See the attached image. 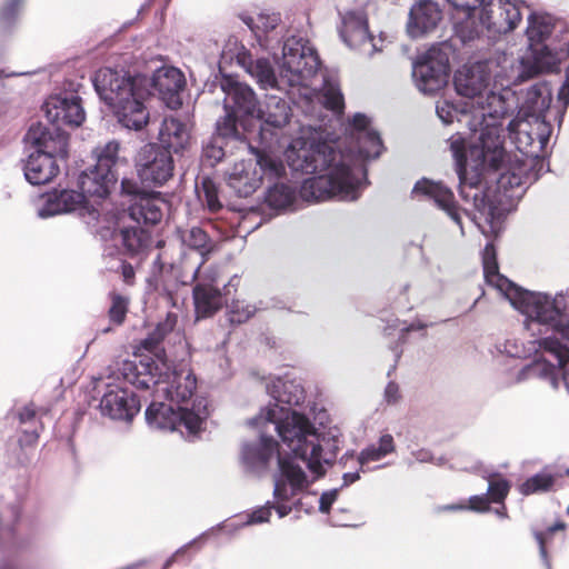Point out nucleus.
Listing matches in <instances>:
<instances>
[{
    "label": "nucleus",
    "instance_id": "1",
    "mask_svg": "<svg viewBox=\"0 0 569 569\" xmlns=\"http://www.w3.org/2000/svg\"><path fill=\"white\" fill-rule=\"evenodd\" d=\"M500 84V91L488 93L486 111L471 121L470 132L447 139L459 197L472 206L463 213L493 239L527 189L551 171L546 148L553 130L547 120L553 98L546 80L530 84L522 101L512 74Z\"/></svg>",
    "mask_w": 569,
    "mask_h": 569
},
{
    "label": "nucleus",
    "instance_id": "2",
    "mask_svg": "<svg viewBox=\"0 0 569 569\" xmlns=\"http://www.w3.org/2000/svg\"><path fill=\"white\" fill-rule=\"evenodd\" d=\"M338 137L327 126L302 123L284 156L295 172L312 174L302 181L300 197L308 202L338 198L357 200L366 183L367 170L338 149Z\"/></svg>",
    "mask_w": 569,
    "mask_h": 569
},
{
    "label": "nucleus",
    "instance_id": "3",
    "mask_svg": "<svg viewBox=\"0 0 569 569\" xmlns=\"http://www.w3.org/2000/svg\"><path fill=\"white\" fill-rule=\"evenodd\" d=\"M305 421L293 416L278 426V436L288 448L286 456L278 455V470L273 475V510L279 518L288 516L292 506L287 502L325 473L337 456V443L321 439L306 429Z\"/></svg>",
    "mask_w": 569,
    "mask_h": 569
},
{
    "label": "nucleus",
    "instance_id": "4",
    "mask_svg": "<svg viewBox=\"0 0 569 569\" xmlns=\"http://www.w3.org/2000/svg\"><path fill=\"white\" fill-rule=\"evenodd\" d=\"M463 17L452 22V33L440 42H447L452 50L453 62L470 56L489 39L513 31L521 21L520 8L510 0H498L500 19L493 20L489 8L492 0H445Z\"/></svg>",
    "mask_w": 569,
    "mask_h": 569
},
{
    "label": "nucleus",
    "instance_id": "5",
    "mask_svg": "<svg viewBox=\"0 0 569 569\" xmlns=\"http://www.w3.org/2000/svg\"><path fill=\"white\" fill-rule=\"evenodd\" d=\"M92 84L122 127L134 131L146 127L150 114L142 72L103 67L94 72Z\"/></svg>",
    "mask_w": 569,
    "mask_h": 569
},
{
    "label": "nucleus",
    "instance_id": "6",
    "mask_svg": "<svg viewBox=\"0 0 569 569\" xmlns=\"http://www.w3.org/2000/svg\"><path fill=\"white\" fill-rule=\"evenodd\" d=\"M123 379L139 388H152L156 398H163L176 406L189 407L197 389V378L190 368L181 366L169 371L167 365L151 355H134L121 366Z\"/></svg>",
    "mask_w": 569,
    "mask_h": 569
},
{
    "label": "nucleus",
    "instance_id": "7",
    "mask_svg": "<svg viewBox=\"0 0 569 569\" xmlns=\"http://www.w3.org/2000/svg\"><path fill=\"white\" fill-rule=\"evenodd\" d=\"M483 277L487 284L499 290L511 307L525 316V322L557 323L565 309L567 297L526 289L499 271L498 251L493 241H488L481 251Z\"/></svg>",
    "mask_w": 569,
    "mask_h": 569
},
{
    "label": "nucleus",
    "instance_id": "8",
    "mask_svg": "<svg viewBox=\"0 0 569 569\" xmlns=\"http://www.w3.org/2000/svg\"><path fill=\"white\" fill-rule=\"evenodd\" d=\"M177 267L173 263L162 261L160 253L154 258L149 276L146 279L143 291V303L149 309L169 310L179 305L178 287L188 284L193 280L189 279H169L170 273H176ZM177 322V315L167 311L163 322H159L151 333L146 337L139 346L150 353H156L159 343L173 330Z\"/></svg>",
    "mask_w": 569,
    "mask_h": 569
},
{
    "label": "nucleus",
    "instance_id": "9",
    "mask_svg": "<svg viewBox=\"0 0 569 569\" xmlns=\"http://www.w3.org/2000/svg\"><path fill=\"white\" fill-rule=\"evenodd\" d=\"M26 141L34 149L23 162L26 180L33 186L50 182L60 171L58 161L68 158V134L36 123L26 133Z\"/></svg>",
    "mask_w": 569,
    "mask_h": 569
},
{
    "label": "nucleus",
    "instance_id": "10",
    "mask_svg": "<svg viewBox=\"0 0 569 569\" xmlns=\"http://www.w3.org/2000/svg\"><path fill=\"white\" fill-rule=\"evenodd\" d=\"M566 301L563 302L565 309L560 312L559 321L557 323H541L542 326H549L556 330H559L561 337L566 340L562 341L555 336L545 337L540 343L545 351L550 352L556 359L557 365L543 359L535 358L529 363L525 365L516 375V382L520 383L531 377H537L542 380L550 382L552 388H559V372L567 368L569 362V288L566 291H560ZM531 322L525 323L526 328H529ZM538 325H540L538 322Z\"/></svg>",
    "mask_w": 569,
    "mask_h": 569
},
{
    "label": "nucleus",
    "instance_id": "11",
    "mask_svg": "<svg viewBox=\"0 0 569 569\" xmlns=\"http://www.w3.org/2000/svg\"><path fill=\"white\" fill-rule=\"evenodd\" d=\"M267 391L274 400L273 405H269L268 407L261 409L260 413L249 420L250 426H259L262 421L268 423H273L274 429L278 432V426L291 420L293 416L301 418L306 425V429L312 430L316 432L321 439H332L337 443V450L339 449V437L337 430L321 431L317 429L309 419L292 410L290 412H286L284 406L288 407H298L303 403L306 395L303 387L295 379H290L289 377H278L273 379L270 383H267Z\"/></svg>",
    "mask_w": 569,
    "mask_h": 569
},
{
    "label": "nucleus",
    "instance_id": "12",
    "mask_svg": "<svg viewBox=\"0 0 569 569\" xmlns=\"http://www.w3.org/2000/svg\"><path fill=\"white\" fill-rule=\"evenodd\" d=\"M452 50L447 42H433L412 57L411 76L425 96H435L447 87L451 77Z\"/></svg>",
    "mask_w": 569,
    "mask_h": 569
},
{
    "label": "nucleus",
    "instance_id": "13",
    "mask_svg": "<svg viewBox=\"0 0 569 569\" xmlns=\"http://www.w3.org/2000/svg\"><path fill=\"white\" fill-rule=\"evenodd\" d=\"M162 398L153 397L146 409V420L150 428L163 431H174L184 427L189 437L194 438L201 430L202 423L209 416L208 401L204 397H196L191 407L164 402Z\"/></svg>",
    "mask_w": 569,
    "mask_h": 569
},
{
    "label": "nucleus",
    "instance_id": "14",
    "mask_svg": "<svg viewBox=\"0 0 569 569\" xmlns=\"http://www.w3.org/2000/svg\"><path fill=\"white\" fill-rule=\"evenodd\" d=\"M254 157L236 162L227 178L228 186L240 198L251 196L266 181H276L286 176V167L279 158L252 149Z\"/></svg>",
    "mask_w": 569,
    "mask_h": 569
},
{
    "label": "nucleus",
    "instance_id": "15",
    "mask_svg": "<svg viewBox=\"0 0 569 569\" xmlns=\"http://www.w3.org/2000/svg\"><path fill=\"white\" fill-rule=\"evenodd\" d=\"M288 87L307 86L318 72L320 60L315 48L302 37L290 36L280 42L278 57L273 59Z\"/></svg>",
    "mask_w": 569,
    "mask_h": 569
},
{
    "label": "nucleus",
    "instance_id": "16",
    "mask_svg": "<svg viewBox=\"0 0 569 569\" xmlns=\"http://www.w3.org/2000/svg\"><path fill=\"white\" fill-rule=\"evenodd\" d=\"M561 50L548 42L527 44L518 58V66L512 70V83L522 84L541 74L558 73L561 70Z\"/></svg>",
    "mask_w": 569,
    "mask_h": 569
},
{
    "label": "nucleus",
    "instance_id": "17",
    "mask_svg": "<svg viewBox=\"0 0 569 569\" xmlns=\"http://www.w3.org/2000/svg\"><path fill=\"white\" fill-rule=\"evenodd\" d=\"M493 64L490 58H479L475 61L468 60L460 66L452 73V84L458 96L475 99L477 98L478 104L483 106L489 90V86L492 78L491 67ZM486 107H482L481 112L486 111Z\"/></svg>",
    "mask_w": 569,
    "mask_h": 569
},
{
    "label": "nucleus",
    "instance_id": "18",
    "mask_svg": "<svg viewBox=\"0 0 569 569\" xmlns=\"http://www.w3.org/2000/svg\"><path fill=\"white\" fill-rule=\"evenodd\" d=\"M142 82L146 84V100L152 93H157L159 99L172 110L182 106L181 93L186 87V78L180 69L161 66L153 70L151 76L142 73Z\"/></svg>",
    "mask_w": 569,
    "mask_h": 569
},
{
    "label": "nucleus",
    "instance_id": "19",
    "mask_svg": "<svg viewBox=\"0 0 569 569\" xmlns=\"http://www.w3.org/2000/svg\"><path fill=\"white\" fill-rule=\"evenodd\" d=\"M137 174L146 186H162L173 174V159L156 143L143 146L136 158Z\"/></svg>",
    "mask_w": 569,
    "mask_h": 569
},
{
    "label": "nucleus",
    "instance_id": "20",
    "mask_svg": "<svg viewBox=\"0 0 569 569\" xmlns=\"http://www.w3.org/2000/svg\"><path fill=\"white\" fill-rule=\"evenodd\" d=\"M346 131L350 139V152L358 159L372 160L381 154L383 150L381 137L371 127V121L365 113H355Z\"/></svg>",
    "mask_w": 569,
    "mask_h": 569
},
{
    "label": "nucleus",
    "instance_id": "21",
    "mask_svg": "<svg viewBox=\"0 0 569 569\" xmlns=\"http://www.w3.org/2000/svg\"><path fill=\"white\" fill-rule=\"evenodd\" d=\"M140 409V399L133 391L112 383L107 385L99 402L101 416L114 421L130 422Z\"/></svg>",
    "mask_w": 569,
    "mask_h": 569
},
{
    "label": "nucleus",
    "instance_id": "22",
    "mask_svg": "<svg viewBox=\"0 0 569 569\" xmlns=\"http://www.w3.org/2000/svg\"><path fill=\"white\" fill-rule=\"evenodd\" d=\"M220 89L224 94V111L233 112L240 118L254 117L259 111V100L253 89L238 81L230 74H223L219 82Z\"/></svg>",
    "mask_w": 569,
    "mask_h": 569
},
{
    "label": "nucleus",
    "instance_id": "23",
    "mask_svg": "<svg viewBox=\"0 0 569 569\" xmlns=\"http://www.w3.org/2000/svg\"><path fill=\"white\" fill-rule=\"evenodd\" d=\"M443 19V11L435 0H416L408 12L406 33L411 40L423 39L435 32Z\"/></svg>",
    "mask_w": 569,
    "mask_h": 569
},
{
    "label": "nucleus",
    "instance_id": "24",
    "mask_svg": "<svg viewBox=\"0 0 569 569\" xmlns=\"http://www.w3.org/2000/svg\"><path fill=\"white\" fill-rule=\"evenodd\" d=\"M42 108L46 118L54 126L52 129L48 128L50 131H62L61 126L79 127L86 119L79 96H51L44 101Z\"/></svg>",
    "mask_w": 569,
    "mask_h": 569
},
{
    "label": "nucleus",
    "instance_id": "25",
    "mask_svg": "<svg viewBox=\"0 0 569 569\" xmlns=\"http://www.w3.org/2000/svg\"><path fill=\"white\" fill-rule=\"evenodd\" d=\"M198 283L192 290L197 318H207L217 312L223 303V295L216 286L217 273L213 269L196 278Z\"/></svg>",
    "mask_w": 569,
    "mask_h": 569
},
{
    "label": "nucleus",
    "instance_id": "26",
    "mask_svg": "<svg viewBox=\"0 0 569 569\" xmlns=\"http://www.w3.org/2000/svg\"><path fill=\"white\" fill-rule=\"evenodd\" d=\"M280 20V14L274 12H261L254 18H243V22L253 32L259 46L273 59H277L280 42L283 40V37H280L281 31L278 30Z\"/></svg>",
    "mask_w": 569,
    "mask_h": 569
},
{
    "label": "nucleus",
    "instance_id": "27",
    "mask_svg": "<svg viewBox=\"0 0 569 569\" xmlns=\"http://www.w3.org/2000/svg\"><path fill=\"white\" fill-rule=\"evenodd\" d=\"M276 452L277 441L270 436L261 435L258 440L242 445L241 463L247 471L258 475L268 469Z\"/></svg>",
    "mask_w": 569,
    "mask_h": 569
},
{
    "label": "nucleus",
    "instance_id": "28",
    "mask_svg": "<svg viewBox=\"0 0 569 569\" xmlns=\"http://www.w3.org/2000/svg\"><path fill=\"white\" fill-rule=\"evenodd\" d=\"M238 63L246 70V72L256 80L261 89H278L287 90L288 84L282 81L281 74L276 76L274 69L267 58L253 59L252 56L247 52H239L237 56Z\"/></svg>",
    "mask_w": 569,
    "mask_h": 569
},
{
    "label": "nucleus",
    "instance_id": "29",
    "mask_svg": "<svg viewBox=\"0 0 569 569\" xmlns=\"http://www.w3.org/2000/svg\"><path fill=\"white\" fill-rule=\"evenodd\" d=\"M167 207L158 193H141L129 204L128 214L138 224L156 226L162 220Z\"/></svg>",
    "mask_w": 569,
    "mask_h": 569
},
{
    "label": "nucleus",
    "instance_id": "30",
    "mask_svg": "<svg viewBox=\"0 0 569 569\" xmlns=\"http://www.w3.org/2000/svg\"><path fill=\"white\" fill-rule=\"evenodd\" d=\"M177 232L181 243L184 247L197 251L201 257V261L190 274V280H196L201 266L213 252L218 250V242L208 234L207 230L198 226H193L188 229L179 228Z\"/></svg>",
    "mask_w": 569,
    "mask_h": 569
},
{
    "label": "nucleus",
    "instance_id": "31",
    "mask_svg": "<svg viewBox=\"0 0 569 569\" xmlns=\"http://www.w3.org/2000/svg\"><path fill=\"white\" fill-rule=\"evenodd\" d=\"M561 18L542 10H531L525 30L527 44H539L550 40Z\"/></svg>",
    "mask_w": 569,
    "mask_h": 569
},
{
    "label": "nucleus",
    "instance_id": "32",
    "mask_svg": "<svg viewBox=\"0 0 569 569\" xmlns=\"http://www.w3.org/2000/svg\"><path fill=\"white\" fill-rule=\"evenodd\" d=\"M118 180V173H108L98 167H92L80 173L78 187L84 197L104 199L110 194Z\"/></svg>",
    "mask_w": 569,
    "mask_h": 569
},
{
    "label": "nucleus",
    "instance_id": "33",
    "mask_svg": "<svg viewBox=\"0 0 569 569\" xmlns=\"http://www.w3.org/2000/svg\"><path fill=\"white\" fill-rule=\"evenodd\" d=\"M158 140L161 149L178 153L189 144L190 132L179 118L166 117L160 124Z\"/></svg>",
    "mask_w": 569,
    "mask_h": 569
},
{
    "label": "nucleus",
    "instance_id": "34",
    "mask_svg": "<svg viewBox=\"0 0 569 569\" xmlns=\"http://www.w3.org/2000/svg\"><path fill=\"white\" fill-rule=\"evenodd\" d=\"M261 121V130L281 129L288 124L291 117V108L284 98L276 94H267L263 108H259L256 114Z\"/></svg>",
    "mask_w": 569,
    "mask_h": 569
},
{
    "label": "nucleus",
    "instance_id": "35",
    "mask_svg": "<svg viewBox=\"0 0 569 569\" xmlns=\"http://www.w3.org/2000/svg\"><path fill=\"white\" fill-rule=\"evenodd\" d=\"M436 114L446 126L452 123L455 119H457L459 123H465L467 126L465 132H470L471 121L478 122L481 119V113L479 116L471 113L467 109V103L460 106L447 99L437 102ZM460 132L461 131H456L455 134ZM451 136H453V133Z\"/></svg>",
    "mask_w": 569,
    "mask_h": 569
},
{
    "label": "nucleus",
    "instance_id": "36",
    "mask_svg": "<svg viewBox=\"0 0 569 569\" xmlns=\"http://www.w3.org/2000/svg\"><path fill=\"white\" fill-rule=\"evenodd\" d=\"M122 246L131 258H142L152 248L151 233L141 227L121 229Z\"/></svg>",
    "mask_w": 569,
    "mask_h": 569
},
{
    "label": "nucleus",
    "instance_id": "37",
    "mask_svg": "<svg viewBox=\"0 0 569 569\" xmlns=\"http://www.w3.org/2000/svg\"><path fill=\"white\" fill-rule=\"evenodd\" d=\"M120 142L114 139L97 146L92 151L96 158L94 167L108 173H117V167L126 161V159L120 156Z\"/></svg>",
    "mask_w": 569,
    "mask_h": 569
},
{
    "label": "nucleus",
    "instance_id": "38",
    "mask_svg": "<svg viewBox=\"0 0 569 569\" xmlns=\"http://www.w3.org/2000/svg\"><path fill=\"white\" fill-rule=\"evenodd\" d=\"M452 192L453 191L442 181H435L426 177L419 179L411 190L413 197L421 196L432 200L437 208L449 199Z\"/></svg>",
    "mask_w": 569,
    "mask_h": 569
},
{
    "label": "nucleus",
    "instance_id": "39",
    "mask_svg": "<svg viewBox=\"0 0 569 569\" xmlns=\"http://www.w3.org/2000/svg\"><path fill=\"white\" fill-rule=\"evenodd\" d=\"M269 183L264 193V201L268 207L282 210L290 207L296 198V189L281 181H267Z\"/></svg>",
    "mask_w": 569,
    "mask_h": 569
},
{
    "label": "nucleus",
    "instance_id": "40",
    "mask_svg": "<svg viewBox=\"0 0 569 569\" xmlns=\"http://www.w3.org/2000/svg\"><path fill=\"white\" fill-rule=\"evenodd\" d=\"M342 41L352 50H358L362 54L371 57L373 53L380 51V48L375 42V39L369 32V28L350 32L349 36L340 34Z\"/></svg>",
    "mask_w": 569,
    "mask_h": 569
},
{
    "label": "nucleus",
    "instance_id": "41",
    "mask_svg": "<svg viewBox=\"0 0 569 569\" xmlns=\"http://www.w3.org/2000/svg\"><path fill=\"white\" fill-rule=\"evenodd\" d=\"M482 478L488 481L486 493L493 503H501L506 501L511 489V481L502 476L499 471H486Z\"/></svg>",
    "mask_w": 569,
    "mask_h": 569
},
{
    "label": "nucleus",
    "instance_id": "42",
    "mask_svg": "<svg viewBox=\"0 0 569 569\" xmlns=\"http://www.w3.org/2000/svg\"><path fill=\"white\" fill-rule=\"evenodd\" d=\"M320 97L321 102L327 110L332 111L337 116L343 112V94L336 81L325 78Z\"/></svg>",
    "mask_w": 569,
    "mask_h": 569
},
{
    "label": "nucleus",
    "instance_id": "43",
    "mask_svg": "<svg viewBox=\"0 0 569 569\" xmlns=\"http://www.w3.org/2000/svg\"><path fill=\"white\" fill-rule=\"evenodd\" d=\"M196 192L198 199L210 212H218L222 208L218 186L209 177L202 178L200 187L196 186Z\"/></svg>",
    "mask_w": 569,
    "mask_h": 569
},
{
    "label": "nucleus",
    "instance_id": "44",
    "mask_svg": "<svg viewBox=\"0 0 569 569\" xmlns=\"http://www.w3.org/2000/svg\"><path fill=\"white\" fill-rule=\"evenodd\" d=\"M555 477L551 473L539 471L528 477L519 486V492L522 496H530L538 492H548L555 485Z\"/></svg>",
    "mask_w": 569,
    "mask_h": 569
},
{
    "label": "nucleus",
    "instance_id": "45",
    "mask_svg": "<svg viewBox=\"0 0 569 569\" xmlns=\"http://www.w3.org/2000/svg\"><path fill=\"white\" fill-rule=\"evenodd\" d=\"M224 157V140L219 136H210L202 142L201 162L203 166L214 167Z\"/></svg>",
    "mask_w": 569,
    "mask_h": 569
},
{
    "label": "nucleus",
    "instance_id": "46",
    "mask_svg": "<svg viewBox=\"0 0 569 569\" xmlns=\"http://www.w3.org/2000/svg\"><path fill=\"white\" fill-rule=\"evenodd\" d=\"M391 452V435H383L378 443L370 445L360 452L359 463L361 468L369 462L379 461Z\"/></svg>",
    "mask_w": 569,
    "mask_h": 569
},
{
    "label": "nucleus",
    "instance_id": "47",
    "mask_svg": "<svg viewBox=\"0 0 569 569\" xmlns=\"http://www.w3.org/2000/svg\"><path fill=\"white\" fill-rule=\"evenodd\" d=\"M260 308L243 300H232L227 305V319L230 325H241L247 322Z\"/></svg>",
    "mask_w": 569,
    "mask_h": 569
},
{
    "label": "nucleus",
    "instance_id": "48",
    "mask_svg": "<svg viewBox=\"0 0 569 569\" xmlns=\"http://www.w3.org/2000/svg\"><path fill=\"white\" fill-rule=\"evenodd\" d=\"M273 510V502L267 501L263 506L256 508L244 516V519L229 525L231 531H237L247 526L268 522Z\"/></svg>",
    "mask_w": 569,
    "mask_h": 569
},
{
    "label": "nucleus",
    "instance_id": "49",
    "mask_svg": "<svg viewBox=\"0 0 569 569\" xmlns=\"http://www.w3.org/2000/svg\"><path fill=\"white\" fill-rule=\"evenodd\" d=\"M240 116L233 114V112L226 111V114L217 120L216 122V131L214 136L221 137L222 140L226 139H241V133L237 128V121L242 120Z\"/></svg>",
    "mask_w": 569,
    "mask_h": 569
},
{
    "label": "nucleus",
    "instance_id": "50",
    "mask_svg": "<svg viewBox=\"0 0 569 569\" xmlns=\"http://www.w3.org/2000/svg\"><path fill=\"white\" fill-rule=\"evenodd\" d=\"M362 28H369L367 14L363 10H349L341 14L339 34L349 36L350 32L361 30Z\"/></svg>",
    "mask_w": 569,
    "mask_h": 569
},
{
    "label": "nucleus",
    "instance_id": "51",
    "mask_svg": "<svg viewBox=\"0 0 569 569\" xmlns=\"http://www.w3.org/2000/svg\"><path fill=\"white\" fill-rule=\"evenodd\" d=\"M109 297L111 301L108 311L110 321L119 326L126 319L129 308V298L117 292H111Z\"/></svg>",
    "mask_w": 569,
    "mask_h": 569
},
{
    "label": "nucleus",
    "instance_id": "52",
    "mask_svg": "<svg viewBox=\"0 0 569 569\" xmlns=\"http://www.w3.org/2000/svg\"><path fill=\"white\" fill-rule=\"evenodd\" d=\"M57 196L60 200V204L64 213L76 211L77 209L81 208L86 201L84 193H82L81 190L76 191L62 189L57 191Z\"/></svg>",
    "mask_w": 569,
    "mask_h": 569
},
{
    "label": "nucleus",
    "instance_id": "53",
    "mask_svg": "<svg viewBox=\"0 0 569 569\" xmlns=\"http://www.w3.org/2000/svg\"><path fill=\"white\" fill-rule=\"evenodd\" d=\"M37 213H38V217H40L42 219H47L50 217H54L57 214L64 213V211L60 204V200L57 196V190L47 194L46 200L43 201L41 207L38 208Z\"/></svg>",
    "mask_w": 569,
    "mask_h": 569
},
{
    "label": "nucleus",
    "instance_id": "54",
    "mask_svg": "<svg viewBox=\"0 0 569 569\" xmlns=\"http://www.w3.org/2000/svg\"><path fill=\"white\" fill-rule=\"evenodd\" d=\"M493 502L489 498L488 493L483 492L480 495H472L468 499L467 508L468 511L476 513H488L492 510Z\"/></svg>",
    "mask_w": 569,
    "mask_h": 569
},
{
    "label": "nucleus",
    "instance_id": "55",
    "mask_svg": "<svg viewBox=\"0 0 569 569\" xmlns=\"http://www.w3.org/2000/svg\"><path fill=\"white\" fill-rule=\"evenodd\" d=\"M440 210L445 211L446 214L459 226L461 233L463 234V226H462V217H461V208L455 199V194L442 202L441 206L438 207Z\"/></svg>",
    "mask_w": 569,
    "mask_h": 569
},
{
    "label": "nucleus",
    "instance_id": "56",
    "mask_svg": "<svg viewBox=\"0 0 569 569\" xmlns=\"http://www.w3.org/2000/svg\"><path fill=\"white\" fill-rule=\"evenodd\" d=\"M23 0H8L0 10V21L7 27L10 26L20 11Z\"/></svg>",
    "mask_w": 569,
    "mask_h": 569
},
{
    "label": "nucleus",
    "instance_id": "57",
    "mask_svg": "<svg viewBox=\"0 0 569 569\" xmlns=\"http://www.w3.org/2000/svg\"><path fill=\"white\" fill-rule=\"evenodd\" d=\"M338 489L323 491L319 498V511L328 513L332 503L337 500Z\"/></svg>",
    "mask_w": 569,
    "mask_h": 569
},
{
    "label": "nucleus",
    "instance_id": "58",
    "mask_svg": "<svg viewBox=\"0 0 569 569\" xmlns=\"http://www.w3.org/2000/svg\"><path fill=\"white\" fill-rule=\"evenodd\" d=\"M121 192L128 196H133V200L141 194L137 183L127 178L121 180Z\"/></svg>",
    "mask_w": 569,
    "mask_h": 569
},
{
    "label": "nucleus",
    "instance_id": "59",
    "mask_svg": "<svg viewBox=\"0 0 569 569\" xmlns=\"http://www.w3.org/2000/svg\"><path fill=\"white\" fill-rule=\"evenodd\" d=\"M411 455L415 458V460L420 463L433 462V453L429 449L420 448L417 450H412Z\"/></svg>",
    "mask_w": 569,
    "mask_h": 569
},
{
    "label": "nucleus",
    "instance_id": "60",
    "mask_svg": "<svg viewBox=\"0 0 569 569\" xmlns=\"http://www.w3.org/2000/svg\"><path fill=\"white\" fill-rule=\"evenodd\" d=\"M533 537L539 546V555H540L543 563H547V561H549V558H548L547 549L545 547V533L539 530H535Z\"/></svg>",
    "mask_w": 569,
    "mask_h": 569
},
{
    "label": "nucleus",
    "instance_id": "61",
    "mask_svg": "<svg viewBox=\"0 0 569 569\" xmlns=\"http://www.w3.org/2000/svg\"><path fill=\"white\" fill-rule=\"evenodd\" d=\"M121 273L124 282L131 284L134 280L136 271L134 268L124 261L120 263Z\"/></svg>",
    "mask_w": 569,
    "mask_h": 569
},
{
    "label": "nucleus",
    "instance_id": "62",
    "mask_svg": "<svg viewBox=\"0 0 569 569\" xmlns=\"http://www.w3.org/2000/svg\"><path fill=\"white\" fill-rule=\"evenodd\" d=\"M197 539H193L191 540L190 542L183 545L182 547H180L179 549H177L174 551V553H172L163 563L162 566V569H169L174 562H176V559H177V556L184 552L186 549L191 546Z\"/></svg>",
    "mask_w": 569,
    "mask_h": 569
},
{
    "label": "nucleus",
    "instance_id": "63",
    "mask_svg": "<svg viewBox=\"0 0 569 569\" xmlns=\"http://www.w3.org/2000/svg\"><path fill=\"white\" fill-rule=\"evenodd\" d=\"M36 416V411L32 408V406H24L22 410L18 413L19 421L21 423H26L30 420H32Z\"/></svg>",
    "mask_w": 569,
    "mask_h": 569
},
{
    "label": "nucleus",
    "instance_id": "64",
    "mask_svg": "<svg viewBox=\"0 0 569 569\" xmlns=\"http://www.w3.org/2000/svg\"><path fill=\"white\" fill-rule=\"evenodd\" d=\"M558 101L565 109L569 107V88L561 84L557 93Z\"/></svg>",
    "mask_w": 569,
    "mask_h": 569
}]
</instances>
